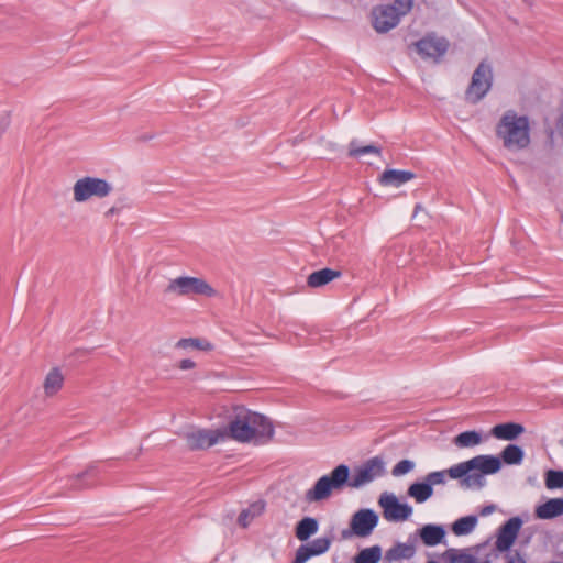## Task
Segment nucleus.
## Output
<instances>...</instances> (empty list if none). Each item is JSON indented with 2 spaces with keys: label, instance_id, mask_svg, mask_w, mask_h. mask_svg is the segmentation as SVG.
<instances>
[{
  "label": "nucleus",
  "instance_id": "nucleus-4",
  "mask_svg": "<svg viewBox=\"0 0 563 563\" xmlns=\"http://www.w3.org/2000/svg\"><path fill=\"white\" fill-rule=\"evenodd\" d=\"M350 470L346 465L336 466L330 474L321 476L312 488L305 493V500L318 503L330 498L333 492L341 490L349 481Z\"/></svg>",
  "mask_w": 563,
  "mask_h": 563
},
{
  "label": "nucleus",
  "instance_id": "nucleus-40",
  "mask_svg": "<svg viewBox=\"0 0 563 563\" xmlns=\"http://www.w3.org/2000/svg\"><path fill=\"white\" fill-rule=\"evenodd\" d=\"M495 510V506L494 505H489V506H486L482 509L481 514L483 516H486V515H489L492 514L493 511Z\"/></svg>",
  "mask_w": 563,
  "mask_h": 563
},
{
  "label": "nucleus",
  "instance_id": "nucleus-10",
  "mask_svg": "<svg viewBox=\"0 0 563 563\" xmlns=\"http://www.w3.org/2000/svg\"><path fill=\"white\" fill-rule=\"evenodd\" d=\"M378 504L383 508V516L387 521H405L412 514L411 506L399 503L398 498L394 494L383 493L379 497Z\"/></svg>",
  "mask_w": 563,
  "mask_h": 563
},
{
  "label": "nucleus",
  "instance_id": "nucleus-2",
  "mask_svg": "<svg viewBox=\"0 0 563 563\" xmlns=\"http://www.w3.org/2000/svg\"><path fill=\"white\" fill-rule=\"evenodd\" d=\"M222 429L225 441L232 439L241 443L265 444L274 437L272 422L263 415L240 409Z\"/></svg>",
  "mask_w": 563,
  "mask_h": 563
},
{
  "label": "nucleus",
  "instance_id": "nucleus-27",
  "mask_svg": "<svg viewBox=\"0 0 563 563\" xmlns=\"http://www.w3.org/2000/svg\"><path fill=\"white\" fill-rule=\"evenodd\" d=\"M408 495L412 497L417 503H424L433 495V488L430 487V484L423 483H413L408 488Z\"/></svg>",
  "mask_w": 563,
  "mask_h": 563
},
{
  "label": "nucleus",
  "instance_id": "nucleus-7",
  "mask_svg": "<svg viewBox=\"0 0 563 563\" xmlns=\"http://www.w3.org/2000/svg\"><path fill=\"white\" fill-rule=\"evenodd\" d=\"M165 292L177 297L206 296L209 298L218 296V291L205 279L191 276H179L170 279Z\"/></svg>",
  "mask_w": 563,
  "mask_h": 563
},
{
  "label": "nucleus",
  "instance_id": "nucleus-36",
  "mask_svg": "<svg viewBox=\"0 0 563 563\" xmlns=\"http://www.w3.org/2000/svg\"><path fill=\"white\" fill-rule=\"evenodd\" d=\"M413 467H415L413 462H411L409 460H402L394 466L391 474L394 476H401V475H405V474L409 473L410 471H412Z\"/></svg>",
  "mask_w": 563,
  "mask_h": 563
},
{
  "label": "nucleus",
  "instance_id": "nucleus-26",
  "mask_svg": "<svg viewBox=\"0 0 563 563\" xmlns=\"http://www.w3.org/2000/svg\"><path fill=\"white\" fill-rule=\"evenodd\" d=\"M175 349L181 351L197 350V351H211L213 345L202 339L199 338H186L180 339L175 343Z\"/></svg>",
  "mask_w": 563,
  "mask_h": 563
},
{
  "label": "nucleus",
  "instance_id": "nucleus-20",
  "mask_svg": "<svg viewBox=\"0 0 563 563\" xmlns=\"http://www.w3.org/2000/svg\"><path fill=\"white\" fill-rule=\"evenodd\" d=\"M523 432L525 428L521 424L515 422L500 423L490 430L492 435L496 439L508 441L515 440Z\"/></svg>",
  "mask_w": 563,
  "mask_h": 563
},
{
  "label": "nucleus",
  "instance_id": "nucleus-16",
  "mask_svg": "<svg viewBox=\"0 0 563 563\" xmlns=\"http://www.w3.org/2000/svg\"><path fill=\"white\" fill-rule=\"evenodd\" d=\"M522 521L518 517L510 518L499 530L496 547L499 551L508 550L515 542Z\"/></svg>",
  "mask_w": 563,
  "mask_h": 563
},
{
  "label": "nucleus",
  "instance_id": "nucleus-29",
  "mask_svg": "<svg viewBox=\"0 0 563 563\" xmlns=\"http://www.w3.org/2000/svg\"><path fill=\"white\" fill-rule=\"evenodd\" d=\"M482 442V437L476 431H465L453 439L457 448H473Z\"/></svg>",
  "mask_w": 563,
  "mask_h": 563
},
{
  "label": "nucleus",
  "instance_id": "nucleus-39",
  "mask_svg": "<svg viewBox=\"0 0 563 563\" xmlns=\"http://www.w3.org/2000/svg\"><path fill=\"white\" fill-rule=\"evenodd\" d=\"M507 563H526V562L519 554H515V555H510L508 558Z\"/></svg>",
  "mask_w": 563,
  "mask_h": 563
},
{
  "label": "nucleus",
  "instance_id": "nucleus-1",
  "mask_svg": "<svg viewBox=\"0 0 563 563\" xmlns=\"http://www.w3.org/2000/svg\"><path fill=\"white\" fill-rule=\"evenodd\" d=\"M501 467L499 457L494 455H477L468 461L455 464L446 471L431 472L426 476L430 487L445 483V477L461 479V485L466 488H482L485 485L484 475L495 474Z\"/></svg>",
  "mask_w": 563,
  "mask_h": 563
},
{
  "label": "nucleus",
  "instance_id": "nucleus-8",
  "mask_svg": "<svg viewBox=\"0 0 563 563\" xmlns=\"http://www.w3.org/2000/svg\"><path fill=\"white\" fill-rule=\"evenodd\" d=\"M492 85V66L482 62L472 75L471 82L465 91V99L473 104L479 102L488 93Z\"/></svg>",
  "mask_w": 563,
  "mask_h": 563
},
{
  "label": "nucleus",
  "instance_id": "nucleus-22",
  "mask_svg": "<svg viewBox=\"0 0 563 563\" xmlns=\"http://www.w3.org/2000/svg\"><path fill=\"white\" fill-rule=\"evenodd\" d=\"M422 542L428 547L439 544L445 536V531L441 526L426 525L419 530Z\"/></svg>",
  "mask_w": 563,
  "mask_h": 563
},
{
  "label": "nucleus",
  "instance_id": "nucleus-30",
  "mask_svg": "<svg viewBox=\"0 0 563 563\" xmlns=\"http://www.w3.org/2000/svg\"><path fill=\"white\" fill-rule=\"evenodd\" d=\"M382 556V549L378 545L363 549L354 559V563H377Z\"/></svg>",
  "mask_w": 563,
  "mask_h": 563
},
{
  "label": "nucleus",
  "instance_id": "nucleus-12",
  "mask_svg": "<svg viewBox=\"0 0 563 563\" xmlns=\"http://www.w3.org/2000/svg\"><path fill=\"white\" fill-rule=\"evenodd\" d=\"M415 45L418 53L423 58L433 59L443 56L449 48V42L444 37H437L433 35L423 37L422 40L418 41Z\"/></svg>",
  "mask_w": 563,
  "mask_h": 563
},
{
  "label": "nucleus",
  "instance_id": "nucleus-15",
  "mask_svg": "<svg viewBox=\"0 0 563 563\" xmlns=\"http://www.w3.org/2000/svg\"><path fill=\"white\" fill-rule=\"evenodd\" d=\"M331 543V538L323 537L301 544L296 551V556L292 563H306L310 558L325 553L330 549Z\"/></svg>",
  "mask_w": 563,
  "mask_h": 563
},
{
  "label": "nucleus",
  "instance_id": "nucleus-5",
  "mask_svg": "<svg viewBox=\"0 0 563 563\" xmlns=\"http://www.w3.org/2000/svg\"><path fill=\"white\" fill-rule=\"evenodd\" d=\"M412 4L413 0H395L390 5L375 7L372 11L373 27L378 33L390 31L411 10Z\"/></svg>",
  "mask_w": 563,
  "mask_h": 563
},
{
  "label": "nucleus",
  "instance_id": "nucleus-21",
  "mask_svg": "<svg viewBox=\"0 0 563 563\" xmlns=\"http://www.w3.org/2000/svg\"><path fill=\"white\" fill-rule=\"evenodd\" d=\"M539 519H552L563 515V498H552L536 508Z\"/></svg>",
  "mask_w": 563,
  "mask_h": 563
},
{
  "label": "nucleus",
  "instance_id": "nucleus-35",
  "mask_svg": "<svg viewBox=\"0 0 563 563\" xmlns=\"http://www.w3.org/2000/svg\"><path fill=\"white\" fill-rule=\"evenodd\" d=\"M545 486L549 489L563 487V472L562 471H548L545 474Z\"/></svg>",
  "mask_w": 563,
  "mask_h": 563
},
{
  "label": "nucleus",
  "instance_id": "nucleus-42",
  "mask_svg": "<svg viewBox=\"0 0 563 563\" xmlns=\"http://www.w3.org/2000/svg\"><path fill=\"white\" fill-rule=\"evenodd\" d=\"M427 563H438V562H435V561H429V562H427Z\"/></svg>",
  "mask_w": 563,
  "mask_h": 563
},
{
  "label": "nucleus",
  "instance_id": "nucleus-13",
  "mask_svg": "<svg viewBox=\"0 0 563 563\" xmlns=\"http://www.w3.org/2000/svg\"><path fill=\"white\" fill-rule=\"evenodd\" d=\"M378 522L377 515L371 509H362L355 512L351 519V529L357 537H367Z\"/></svg>",
  "mask_w": 563,
  "mask_h": 563
},
{
  "label": "nucleus",
  "instance_id": "nucleus-38",
  "mask_svg": "<svg viewBox=\"0 0 563 563\" xmlns=\"http://www.w3.org/2000/svg\"><path fill=\"white\" fill-rule=\"evenodd\" d=\"M120 209L115 206H112L104 212V218L110 219L112 216L119 213Z\"/></svg>",
  "mask_w": 563,
  "mask_h": 563
},
{
  "label": "nucleus",
  "instance_id": "nucleus-9",
  "mask_svg": "<svg viewBox=\"0 0 563 563\" xmlns=\"http://www.w3.org/2000/svg\"><path fill=\"white\" fill-rule=\"evenodd\" d=\"M187 446L192 451L207 450L218 443L225 442L222 427L217 429H192L185 433Z\"/></svg>",
  "mask_w": 563,
  "mask_h": 563
},
{
  "label": "nucleus",
  "instance_id": "nucleus-24",
  "mask_svg": "<svg viewBox=\"0 0 563 563\" xmlns=\"http://www.w3.org/2000/svg\"><path fill=\"white\" fill-rule=\"evenodd\" d=\"M318 528L319 523L317 519L305 517L297 523L295 534L298 540L306 541L318 531Z\"/></svg>",
  "mask_w": 563,
  "mask_h": 563
},
{
  "label": "nucleus",
  "instance_id": "nucleus-19",
  "mask_svg": "<svg viewBox=\"0 0 563 563\" xmlns=\"http://www.w3.org/2000/svg\"><path fill=\"white\" fill-rule=\"evenodd\" d=\"M341 276L340 271L331 269V268H322L311 273L307 278V285L310 288H320L332 280L339 278Z\"/></svg>",
  "mask_w": 563,
  "mask_h": 563
},
{
  "label": "nucleus",
  "instance_id": "nucleus-33",
  "mask_svg": "<svg viewBox=\"0 0 563 563\" xmlns=\"http://www.w3.org/2000/svg\"><path fill=\"white\" fill-rule=\"evenodd\" d=\"M476 522L477 519L474 516L460 518L453 523L452 531L456 536L467 534L475 528Z\"/></svg>",
  "mask_w": 563,
  "mask_h": 563
},
{
  "label": "nucleus",
  "instance_id": "nucleus-43",
  "mask_svg": "<svg viewBox=\"0 0 563 563\" xmlns=\"http://www.w3.org/2000/svg\"><path fill=\"white\" fill-rule=\"evenodd\" d=\"M483 563H490V562H489V561H485V562H483Z\"/></svg>",
  "mask_w": 563,
  "mask_h": 563
},
{
  "label": "nucleus",
  "instance_id": "nucleus-17",
  "mask_svg": "<svg viewBox=\"0 0 563 563\" xmlns=\"http://www.w3.org/2000/svg\"><path fill=\"white\" fill-rule=\"evenodd\" d=\"M65 374L58 367L51 368L44 377L42 387L46 398L55 397L64 387Z\"/></svg>",
  "mask_w": 563,
  "mask_h": 563
},
{
  "label": "nucleus",
  "instance_id": "nucleus-23",
  "mask_svg": "<svg viewBox=\"0 0 563 563\" xmlns=\"http://www.w3.org/2000/svg\"><path fill=\"white\" fill-rule=\"evenodd\" d=\"M265 509V503L257 500L251 504L246 509L242 510L239 515L238 522L241 527L246 528L257 517H260Z\"/></svg>",
  "mask_w": 563,
  "mask_h": 563
},
{
  "label": "nucleus",
  "instance_id": "nucleus-41",
  "mask_svg": "<svg viewBox=\"0 0 563 563\" xmlns=\"http://www.w3.org/2000/svg\"><path fill=\"white\" fill-rule=\"evenodd\" d=\"M421 211H424L423 206H422V205H420V203H417V205L415 206V210H413V216H412V217H413V218H417V217H418V214H419V213H421Z\"/></svg>",
  "mask_w": 563,
  "mask_h": 563
},
{
  "label": "nucleus",
  "instance_id": "nucleus-28",
  "mask_svg": "<svg viewBox=\"0 0 563 563\" xmlns=\"http://www.w3.org/2000/svg\"><path fill=\"white\" fill-rule=\"evenodd\" d=\"M444 559L449 563H476V558L468 550L448 549Z\"/></svg>",
  "mask_w": 563,
  "mask_h": 563
},
{
  "label": "nucleus",
  "instance_id": "nucleus-11",
  "mask_svg": "<svg viewBox=\"0 0 563 563\" xmlns=\"http://www.w3.org/2000/svg\"><path fill=\"white\" fill-rule=\"evenodd\" d=\"M384 472L385 463L383 459L375 456L355 470L349 485L353 488H360L365 484L371 483L375 478L382 476Z\"/></svg>",
  "mask_w": 563,
  "mask_h": 563
},
{
  "label": "nucleus",
  "instance_id": "nucleus-37",
  "mask_svg": "<svg viewBox=\"0 0 563 563\" xmlns=\"http://www.w3.org/2000/svg\"><path fill=\"white\" fill-rule=\"evenodd\" d=\"M177 367L180 371H189V369H194L196 367V363L190 358H183L179 361Z\"/></svg>",
  "mask_w": 563,
  "mask_h": 563
},
{
  "label": "nucleus",
  "instance_id": "nucleus-18",
  "mask_svg": "<svg viewBox=\"0 0 563 563\" xmlns=\"http://www.w3.org/2000/svg\"><path fill=\"white\" fill-rule=\"evenodd\" d=\"M416 175L409 170L400 169H386L379 176V184L382 186L400 187L401 185L412 180Z\"/></svg>",
  "mask_w": 563,
  "mask_h": 563
},
{
  "label": "nucleus",
  "instance_id": "nucleus-25",
  "mask_svg": "<svg viewBox=\"0 0 563 563\" xmlns=\"http://www.w3.org/2000/svg\"><path fill=\"white\" fill-rule=\"evenodd\" d=\"M416 549L412 544L397 543L385 553V560L394 562L402 559H410L415 555Z\"/></svg>",
  "mask_w": 563,
  "mask_h": 563
},
{
  "label": "nucleus",
  "instance_id": "nucleus-31",
  "mask_svg": "<svg viewBox=\"0 0 563 563\" xmlns=\"http://www.w3.org/2000/svg\"><path fill=\"white\" fill-rule=\"evenodd\" d=\"M501 459L509 465L520 464L523 460V451L516 444H509L503 450Z\"/></svg>",
  "mask_w": 563,
  "mask_h": 563
},
{
  "label": "nucleus",
  "instance_id": "nucleus-14",
  "mask_svg": "<svg viewBox=\"0 0 563 563\" xmlns=\"http://www.w3.org/2000/svg\"><path fill=\"white\" fill-rule=\"evenodd\" d=\"M331 543V538L323 537L301 544L296 551V556L292 563H306L310 558L325 553L330 549Z\"/></svg>",
  "mask_w": 563,
  "mask_h": 563
},
{
  "label": "nucleus",
  "instance_id": "nucleus-3",
  "mask_svg": "<svg viewBox=\"0 0 563 563\" xmlns=\"http://www.w3.org/2000/svg\"><path fill=\"white\" fill-rule=\"evenodd\" d=\"M496 136L509 152H519L530 144V124L525 115L506 111L496 124Z\"/></svg>",
  "mask_w": 563,
  "mask_h": 563
},
{
  "label": "nucleus",
  "instance_id": "nucleus-6",
  "mask_svg": "<svg viewBox=\"0 0 563 563\" xmlns=\"http://www.w3.org/2000/svg\"><path fill=\"white\" fill-rule=\"evenodd\" d=\"M113 191V186L104 178L84 176L73 185V201L85 203L91 199H104Z\"/></svg>",
  "mask_w": 563,
  "mask_h": 563
},
{
  "label": "nucleus",
  "instance_id": "nucleus-32",
  "mask_svg": "<svg viewBox=\"0 0 563 563\" xmlns=\"http://www.w3.org/2000/svg\"><path fill=\"white\" fill-rule=\"evenodd\" d=\"M96 475V467L90 466L84 472L74 475L69 477V481L71 482L69 487L71 489H82L85 487H88L89 484L87 483V479L92 478Z\"/></svg>",
  "mask_w": 563,
  "mask_h": 563
},
{
  "label": "nucleus",
  "instance_id": "nucleus-34",
  "mask_svg": "<svg viewBox=\"0 0 563 563\" xmlns=\"http://www.w3.org/2000/svg\"><path fill=\"white\" fill-rule=\"evenodd\" d=\"M350 157H358L363 154H376L380 155V148L375 145L357 146L355 141H352L349 145Z\"/></svg>",
  "mask_w": 563,
  "mask_h": 563
}]
</instances>
